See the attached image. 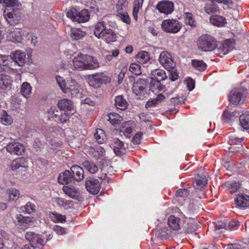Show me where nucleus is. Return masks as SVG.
I'll list each match as a JSON object with an SVG mask.
<instances>
[{
  "mask_svg": "<svg viewBox=\"0 0 249 249\" xmlns=\"http://www.w3.org/2000/svg\"><path fill=\"white\" fill-rule=\"evenodd\" d=\"M26 56L25 53L18 50L11 53L10 57L12 60L9 59V56L0 55V58L1 61H0V65L7 67L12 70L14 69L13 67L15 65L22 67L24 66L26 62Z\"/></svg>",
  "mask_w": 249,
  "mask_h": 249,
  "instance_id": "nucleus-1",
  "label": "nucleus"
},
{
  "mask_svg": "<svg viewBox=\"0 0 249 249\" xmlns=\"http://www.w3.org/2000/svg\"><path fill=\"white\" fill-rule=\"evenodd\" d=\"M198 48L202 51H212L216 47L215 39L208 34L202 35L197 42Z\"/></svg>",
  "mask_w": 249,
  "mask_h": 249,
  "instance_id": "nucleus-2",
  "label": "nucleus"
},
{
  "mask_svg": "<svg viewBox=\"0 0 249 249\" xmlns=\"http://www.w3.org/2000/svg\"><path fill=\"white\" fill-rule=\"evenodd\" d=\"M56 81L62 90L65 93H71L72 96H75L80 93L79 86L73 80H71L67 83L61 77L56 78Z\"/></svg>",
  "mask_w": 249,
  "mask_h": 249,
  "instance_id": "nucleus-3",
  "label": "nucleus"
},
{
  "mask_svg": "<svg viewBox=\"0 0 249 249\" xmlns=\"http://www.w3.org/2000/svg\"><path fill=\"white\" fill-rule=\"evenodd\" d=\"M66 15L68 18H70L73 21L79 23L86 22L89 18L88 11L86 9L79 12L75 8H72L67 12Z\"/></svg>",
  "mask_w": 249,
  "mask_h": 249,
  "instance_id": "nucleus-4",
  "label": "nucleus"
},
{
  "mask_svg": "<svg viewBox=\"0 0 249 249\" xmlns=\"http://www.w3.org/2000/svg\"><path fill=\"white\" fill-rule=\"evenodd\" d=\"M161 28L165 32L170 33H176L181 28V23L177 20L166 19L161 23Z\"/></svg>",
  "mask_w": 249,
  "mask_h": 249,
  "instance_id": "nucleus-5",
  "label": "nucleus"
},
{
  "mask_svg": "<svg viewBox=\"0 0 249 249\" xmlns=\"http://www.w3.org/2000/svg\"><path fill=\"white\" fill-rule=\"evenodd\" d=\"M4 17L8 23L11 26L17 24L21 18L20 10L17 8H13L10 12L4 11Z\"/></svg>",
  "mask_w": 249,
  "mask_h": 249,
  "instance_id": "nucleus-6",
  "label": "nucleus"
},
{
  "mask_svg": "<svg viewBox=\"0 0 249 249\" xmlns=\"http://www.w3.org/2000/svg\"><path fill=\"white\" fill-rule=\"evenodd\" d=\"M25 237L30 242V245L34 246L35 248H39L43 247L46 243L41 235L34 232L29 231L26 232Z\"/></svg>",
  "mask_w": 249,
  "mask_h": 249,
  "instance_id": "nucleus-7",
  "label": "nucleus"
},
{
  "mask_svg": "<svg viewBox=\"0 0 249 249\" xmlns=\"http://www.w3.org/2000/svg\"><path fill=\"white\" fill-rule=\"evenodd\" d=\"M109 82V78L103 73L92 74L89 79V85L94 88L100 87L102 84Z\"/></svg>",
  "mask_w": 249,
  "mask_h": 249,
  "instance_id": "nucleus-8",
  "label": "nucleus"
},
{
  "mask_svg": "<svg viewBox=\"0 0 249 249\" xmlns=\"http://www.w3.org/2000/svg\"><path fill=\"white\" fill-rule=\"evenodd\" d=\"M148 81L145 79H138L134 82L132 90L137 96H144L146 94L147 84Z\"/></svg>",
  "mask_w": 249,
  "mask_h": 249,
  "instance_id": "nucleus-9",
  "label": "nucleus"
},
{
  "mask_svg": "<svg viewBox=\"0 0 249 249\" xmlns=\"http://www.w3.org/2000/svg\"><path fill=\"white\" fill-rule=\"evenodd\" d=\"M246 93V90L243 88H236L233 89L229 95V101L232 104L237 105L239 103L242 99L244 98V95Z\"/></svg>",
  "mask_w": 249,
  "mask_h": 249,
  "instance_id": "nucleus-10",
  "label": "nucleus"
},
{
  "mask_svg": "<svg viewBox=\"0 0 249 249\" xmlns=\"http://www.w3.org/2000/svg\"><path fill=\"white\" fill-rule=\"evenodd\" d=\"M159 62L166 69L172 68L176 66L171 55L167 51H163L160 53Z\"/></svg>",
  "mask_w": 249,
  "mask_h": 249,
  "instance_id": "nucleus-11",
  "label": "nucleus"
},
{
  "mask_svg": "<svg viewBox=\"0 0 249 249\" xmlns=\"http://www.w3.org/2000/svg\"><path fill=\"white\" fill-rule=\"evenodd\" d=\"M57 107L61 111H64L68 115H72L75 112L74 107L71 101L63 99L57 103Z\"/></svg>",
  "mask_w": 249,
  "mask_h": 249,
  "instance_id": "nucleus-12",
  "label": "nucleus"
},
{
  "mask_svg": "<svg viewBox=\"0 0 249 249\" xmlns=\"http://www.w3.org/2000/svg\"><path fill=\"white\" fill-rule=\"evenodd\" d=\"M6 149L12 154L21 155L24 152V146L19 142L14 141L7 144Z\"/></svg>",
  "mask_w": 249,
  "mask_h": 249,
  "instance_id": "nucleus-13",
  "label": "nucleus"
},
{
  "mask_svg": "<svg viewBox=\"0 0 249 249\" xmlns=\"http://www.w3.org/2000/svg\"><path fill=\"white\" fill-rule=\"evenodd\" d=\"M156 8L160 12L168 15L173 12L174 5L173 2L171 1L163 0L158 2Z\"/></svg>",
  "mask_w": 249,
  "mask_h": 249,
  "instance_id": "nucleus-14",
  "label": "nucleus"
},
{
  "mask_svg": "<svg viewBox=\"0 0 249 249\" xmlns=\"http://www.w3.org/2000/svg\"><path fill=\"white\" fill-rule=\"evenodd\" d=\"M17 220V225L21 226L23 229H27L32 226L34 223V218L29 216H24L21 214H17L16 216Z\"/></svg>",
  "mask_w": 249,
  "mask_h": 249,
  "instance_id": "nucleus-15",
  "label": "nucleus"
},
{
  "mask_svg": "<svg viewBox=\"0 0 249 249\" xmlns=\"http://www.w3.org/2000/svg\"><path fill=\"white\" fill-rule=\"evenodd\" d=\"M87 191L93 194H97L100 190V183L96 178H90L85 182Z\"/></svg>",
  "mask_w": 249,
  "mask_h": 249,
  "instance_id": "nucleus-16",
  "label": "nucleus"
},
{
  "mask_svg": "<svg viewBox=\"0 0 249 249\" xmlns=\"http://www.w3.org/2000/svg\"><path fill=\"white\" fill-rule=\"evenodd\" d=\"M82 57L84 67V70H93L99 67L98 62L92 56L82 53Z\"/></svg>",
  "mask_w": 249,
  "mask_h": 249,
  "instance_id": "nucleus-17",
  "label": "nucleus"
},
{
  "mask_svg": "<svg viewBox=\"0 0 249 249\" xmlns=\"http://www.w3.org/2000/svg\"><path fill=\"white\" fill-rule=\"evenodd\" d=\"M234 201L237 207L245 209L249 207V196L239 194L236 196Z\"/></svg>",
  "mask_w": 249,
  "mask_h": 249,
  "instance_id": "nucleus-18",
  "label": "nucleus"
},
{
  "mask_svg": "<svg viewBox=\"0 0 249 249\" xmlns=\"http://www.w3.org/2000/svg\"><path fill=\"white\" fill-rule=\"evenodd\" d=\"M23 33L20 29L13 28L7 35L8 39L14 43L21 42Z\"/></svg>",
  "mask_w": 249,
  "mask_h": 249,
  "instance_id": "nucleus-19",
  "label": "nucleus"
},
{
  "mask_svg": "<svg viewBox=\"0 0 249 249\" xmlns=\"http://www.w3.org/2000/svg\"><path fill=\"white\" fill-rule=\"evenodd\" d=\"M70 170L71 172L74 181L80 182L83 179L84 172L81 167L77 165H74L71 167Z\"/></svg>",
  "mask_w": 249,
  "mask_h": 249,
  "instance_id": "nucleus-20",
  "label": "nucleus"
},
{
  "mask_svg": "<svg viewBox=\"0 0 249 249\" xmlns=\"http://www.w3.org/2000/svg\"><path fill=\"white\" fill-rule=\"evenodd\" d=\"M73 181V178L71 170H65L58 176V182L61 184H67Z\"/></svg>",
  "mask_w": 249,
  "mask_h": 249,
  "instance_id": "nucleus-21",
  "label": "nucleus"
},
{
  "mask_svg": "<svg viewBox=\"0 0 249 249\" xmlns=\"http://www.w3.org/2000/svg\"><path fill=\"white\" fill-rule=\"evenodd\" d=\"M113 150L116 155H121L124 154L125 152V147L123 142H121L117 138H113L112 143Z\"/></svg>",
  "mask_w": 249,
  "mask_h": 249,
  "instance_id": "nucleus-22",
  "label": "nucleus"
},
{
  "mask_svg": "<svg viewBox=\"0 0 249 249\" xmlns=\"http://www.w3.org/2000/svg\"><path fill=\"white\" fill-rule=\"evenodd\" d=\"M101 38L107 43H109L117 40V35L112 29L107 28Z\"/></svg>",
  "mask_w": 249,
  "mask_h": 249,
  "instance_id": "nucleus-23",
  "label": "nucleus"
},
{
  "mask_svg": "<svg viewBox=\"0 0 249 249\" xmlns=\"http://www.w3.org/2000/svg\"><path fill=\"white\" fill-rule=\"evenodd\" d=\"M167 78L165 71L161 69H154L150 73V79L156 80L163 81Z\"/></svg>",
  "mask_w": 249,
  "mask_h": 249,
  "instance_id": "nucleus-24",
  "label": "nucleus"
},
{
  "mask_svg": "<svg viewBox=\"0 0 249 249\" xmlns=\"http://www.w3.org/2000/svg\"><path fill=\"white\" fill-rule=\"evenodd\" d=\"M150 84L149 89L152 92H159L161 91H164L165 89V87L162 85L160 83V80H156L153 79H150Z\"/></svg>",
  "mask_w": 249,
  "mask_h": 249,
  "instance_id": "nucleus-25",
  "label": "nucleus"
},
{
  "mask_svg": "<svg viewBox=\"0 0 249 249\" xmlns=\"http://www.w3.org/2000/svg\"><path fill=\"white\" fill-rule=\"evenodd\" d=\"M207 184V179L203 175H197L195 178L194 186L197 189L201 190Z\"/></svg>",
  "mask_w": 249,
  "mask_h": 249,
  "instance_id": "nucleus-26",
  "label": "nucleus"
},
{
  "mask_svg": "<svg viewBox=\"0 0 249 249\" xmlns=\"http://www.w3.org/2000/svg\"><path fill=\"white\" fill-rule=\"evenodd\" d=\"M63 191L70 197L75 199H78L80 193L78 189L75 187H69L68 186H63Z\"/></svg>",
  "mask_w": 249,
  "mask_h": 249,
  "instance_id": "nucleus-27",
  "label": "nucleus"
},
{
  "mask_svg": "<svg viewBox=\"0 0 249 249\" xmlns=\"http://www.w3.org/2000/svg\"><path fill=\"white\" fill-rule=\"evenodd\" d=\"M74 69L82 71L84 69L82 53H79L77 56L73 58L72 60Z\"/></svg>",
  "mask_w": 249,
  "mask_h": 249,
  "instance_id": "nucleus-28",
  "label": "nucleus"
},
{
  "mask_svg": "<svg viewBox=\"0 0 249 249\" xmlns=\"http://www.w3.org/2000/svg\"><path fill=\"white\" fill-rule=\"evenodd\" d=\"M115 106L117 109L124 110L127 108L128 103L123 95H119L115 98Z\"/></svg>",
  "mask_w": 249,
  "mask_h": 249,
  "instance_id": "nucleus-29",
  "label": "nucleus"
},
{
  "mask_svg": "<svg viewBox=\"0 0 249 249\" xmlns=\"http://www.w3.org/2000/svg\"><path fill=\"white\" fill-rule=\"evenodd\" d=\"M12 83V80L9 75L0 74V89H5L10 88Z\"/></svg>",
  "mask_w": 249,
  "mask_h": 249,
  "instance_id": "nucleus-30",
  "label": "nucleus"
},
{
  "mask_svg": "<svg viewBox=\"0 0 249 249\" xmlns=\"http://www.w3.org/2000/svg\"><path fill=\"white\" fill-rule=\"evenodd\" d=\"M239 113L236 111H232L231 109L228 108L224 110L223 113V122L227 123L230 120H232L234 118H237Z\"/></svg>",
  "mask_w": 249,
  "mask_h": 249,
  "instance_id": "nucleus-31",
  "label": "nucleus"
},
{
  "mask_svg": "<svg viewBox=\"0 0 249 249\" xmlns=\"http://www.w3.org/2000/svg\"><path fill=\"white\" fill-rule=\"evenodd\" d=\"M107 29L104 21L99 22L95 25L94 34L98 38H101Z\"/></svg>",
  "mask_w": 249,
  "mask_h": 249,
  "instance_id": "nucleus-32",
  "label": "nucleus"
},
{
  "mask_svg": "<svg viewBox=\"0 0 249 249\" xmlns=\"http://www.w3.org/2000/svg\"><path fill=\"white\" fill-rule=\"evenodd\" d=\"M56 202L59 206L62 207L66 210L73 208L74 207V202L73 201L66 200L61 197L56 198Z\"/></svg>",
  "mask_w": 249,
  "mask_h": 249,
  "instance_id": "nucleus-33",
  "label": "nucleus"
},
{
  "mask_svg": "<svg viewBox=\"0 0 249 249\" xmlns=\"http://www.w3.org/2000/svg\"><path fill=\"white\" fill-rule=\"evenodd\" d=\"M210 21L213 25L217 26H223L226 22V19L223 17L216 15L211 16Z\"/></svg>",
  "mask_w": 249,
  "mask_h": 249,
  "instance_id": "nucleus-34",
  "label": "nucleus"
},
{
  "mask_svg": "<svg viewBox=\"0 0 249 249\" xmlns=\"http://www.w3.org/2000/svg\"><path fill=\"white\" fill-rule=\"evenodd\" d=\"M197 228V225L196 222H188L184 223L183 226V230L184 233L186 234L192 233L196 231Z\"/></svg>",
  "mask_w": 249,
  "mask_h": 249,
  "instance_id": "nucleus-35",
  "label": "nucleus"
},
{
  "mask_svg": "<svg viewBox=\"0 0 249 249\" xmlns=\"http://www.w3.org/2000/svg\"><path fill=\"white\" fill-rule=\"evenodd\" d=\"M32 87L28 82H24L20 87V93L25 98H29L32 93Z\"/></svg>",
  "mask_w": 249,
  "mask_h": 249,
  "instance_id": "nucleus-36",
  "label": "nucleus"
},
{
  "mask_svg": "<svg viewBox=\"0 0 249 249\" xmlns=\"http://www.w3.org/2000/svg\"><path fill=\"white\" fill-rule=\"evenodd\" d=\"M179 218L174 215H170L168 218V224L173 230L176 231L179 229Z\"/></svg>",
  "mask_w": 249,
  "mask_h": 249,
  "instance_id": "nucleus-37",
  "label": "nucleus"
},
{
  "mask_svg": "<svg viewBox=\"0 0 249 249\" xmlns=\"http://www.w3.org/2000/svg\"><path fill=\"white\" fill-rule=\"evenodd\" d=\"M71 37L73 40H80L85 36V33L79 28L71 29Z\"/></svg>",
  "mask_w": 249,
  "mask_h": 249,
  "instance_id": "nucleus-38",
  "label": "nucleus"
},
{
  "mask_svg": "<svg viewBox=\"0 0 249 249\" xmlns=\"http://www.w3.org/2000/svg\"><path fill=\"white\" fill-rule=\"evenodd\" d=\"M136 58L138 63L141 64H146L150 60L148 53L146 51H141L137 55Z\"/></svg>",
  "mask_w": 249,
  "mask_h": 249,
  "instance_id": "nucleus-39",
  "label": "nucleus"
},
{
  "mask_svg": "<svg viewBox=\"0 0 249 249\" xmlns=\"http://www.w3.org/2000/svg\"><path fill=\"white\" fill-rule=\"evenodd\" d=\"M128 2L126 0H119L116 4L117 14L126 12L127 11Z\"/></svg>",
  "mask_w": 249,
  "mask_h": 249,
  "instance_id": "nucleus-40",
  "label": "nucleus"
},
{
  "mask_svg": "<svg viewBox=\"0 0 249 249\" xmlns=\"http://www.w3.org/2000/svg\"><path fill=\"white\" fill-rule=\"evenodd\" d=\"M0 121L4 125H8L12 123L13 119L6 111L2 110L0 113Z\"/></svg>",
  "mask_w": 249,
  "mask_h": 249,
  "instance_id": "nucleus-41",
  "label": "nucleus"
},
{
  "mask_svg": "<svg viewBox=\"0 0 249 249\" xmlns=\"http://www.w3.org/2000/svg\"><path fill=\"white\" fill-rule=\"evenodd\" d=\"M82 165L91 174H94L98 170L97 166L93 162L86 160Z\"/></svg>",
  "mask_w": 249,
  "mask_h": 249,
  "instance_id": "nucleus-42",
  "label": "nucleus"
},
{
  "mask_svg": "<svg viewBox=\"0 0 249 249\" xmlns=\"http://www.w3.org/2000/svg\"><path fill=\"white\" fill-rule=\"evenodd\" d=\"M94 137L99 143H103L106 141V136L102 129L96 130V133L94 134Z\"/></svg>",
  "mask_w": 249,
  "mask_h": 249,
  "instance_id": "nucleus-43",
  "label": "nucleus"
},
{
  "mask_svg": "<svg viewBox=\"0 0 249 249\" xmlns=\"http://www.w3.org/2000/svg\"><path fill=\"white\" fill-rule=\"evenodd\" d=\"M191 64L195 68L200 71H204L207 67V65L203 60L193 59L191 61Z\"/></svg>",
  "mask_w": 249,
  "mask_h": 249,
  "instance_id": "nucleus-44",
  "label": "nucleus"
},
{
  "mask_svg": "<svg viewBox=\"0 0 249 249\" xmlns=\"http://www.w3.org/2000/svg\"><path fill=\"white\" fill-rule=\"evenodd\" d=\"M204 10L206 13L210 15L217 13L218 11V7L217 4L213 2L207 3L205 4Z\"/></svg>",
  "mask_w": 249,
  "mask_h": 249,
  "instance_id": "nucleus-45",
  "label": "nucleus"
},
{
  "mask_svg": "<svg viewBox=\"0 0 249 249\" xmlns=\"http://www.w3.org/2000/svg\"><path fill=\"white\" fill-rule=\"evenodd\" d=\"M22 212L31 214L36 211V206L30 202H28L26 204L21 207Z\"/></svg>",
  "mask_w": 249,
  "mask_h": 249,
  "instance_id": "nucleus-46",
  "label": "nucleus"
},
{
  "mask_svg": "<svg viewBox=\"0 0 249 249\" xmlns=\"http://www.w3.org/2000/svg\"><path fill=\"white\" fill-rule=\"evenodd\" d=\"M144 0H135L134 1V7L133 15L136 20L138 18V13L139 10L142 8Z\"/></svg>",
  "mask_w": 249,
  "mask_h": 249,
  "instance_id": "nucleus-47",
  "label": "nucleus"
},
{
  "mask_svg": "<svg viewBox=\"0 0 249 249\" xmlns=\"http://www.w3.org/2000/svg\"><path fill=\"white\" fill-rule=\"evenodd\" d=\"M240 123L242 127L246 129H249V114H243L240 116L239 117Z\"/></svg>",
  "mask_w": 249,
  "mask_h": 249,
  "instance_id": "nucleus-48",
  "label": "nucleus"
},
{
  "mask_svg": "<svg viewBox=\"0 0 249 249\" xmlns=\"http://www.w3.org/2000/svg\"><path fill=\"white\" fill-rule=\"evenodd\" d=\"M108 121L113 125L119 124L120 123V116L118 113L111 112L108 114Z\"/></svg>",
  "mask_w": 249,
  "mask_h": 249,
  "instance_id": "nucleus-49",
  "label": "nucleus"
},
{
  "mask_svg": "<svg viewBox=\"0 0 249 249\" xmlns=\"http://www.w3.org/2000/svg\"><path fill=\"white\" fill-rule=\"evenodd\" d=\"M244 137L239 138L234 135H231L229 137V143L230 144H236L238 148H240L242 146L241 142L244 141Z\"/></svg>",
  "mask_w": 249,
  "mask_h": 249,
  "instance_id": "nucleus-50",
  "label": "nucleus"
},
{
  "mask_svg": "<svg viewBox=\"0 0 249 249\" xmlns=\"http://www.w3.org/2000/svg\"><path fill=\"white\" fill-rule=\"evenodd\" d=\"M120 132L123 133L124 135L127 136L132 132V128L128 122H125L123 123L120 126Z\"/></svg>",
  "mask_w": 249,
  "mask_h": 249,
  "instance_id": "nucleus-51",
  "label": "nucleus"
},
{
  "mask_svg": "<svg viewBox=\"0 0 249 249\" xmlns=\"http://www.w3.org/2000/svg\"><path fill=\"white\" fill-rule=\"evenodd\" d=\"M7 193L10 199L12 200H16L19 198V192L15 188H11L8 189Z\"/></svg>",
  "mask_w": 249,
  "mask_h": 249,
  "instance_id": "nucleus-52",
  "label": "nucleus"
},
{
  "mask_svg": "<svg viewBox=\"0 0 249 249\" xmlns=\"http://www.w3.org/2000/svg\"><path fill=\"white\" fill-rule=\"evenodd\" d=\"M141 67L140 65L136 63L131 64L129 67V71L135 75H139L142 73Z\"/></svg>",
  "mask_w": 249,
  "mask_h": 249,
  "instance_id": "nucleus-53",
  "label": "nucleus"
},
{
  "mask_svg": "<svg viewBox=\"0 0 249 249\" xmlns=\"http://www.w3.org/2000/svg\"><path fill=\"white\" fill-rule=\"evenodd\" d=\"M227 185L229 188L230 192L231 194L236 192L240 187V183L235 181L229 182L227 183Z\"/></svg>",
  "mask_w": 249,
  "mask_h": 249,
  "instance_id": "nucleus-54",
  "label": "nucleus"
},
{
  "mask_svg": "<svg viewBox=\"0 0 249 249\" xmlns=\"http://www.w3.org/2000/svg\"><path fill=\"white\" fill-rule=\"evenodd\" d=\"M223 230H228L227 223L224 222H218L215 227V231L217 233H221L223 231Z\"/></svg>",
  "mask_w": 249,
  "mask_h": 249,
  "instance_id": "nucleus-55",
  "label": "nucleus"
},
{
  "mask_svg": "<svg viewBox=\"0 0 249 249\" xmlns=\"http://www.w3.org/2000/svg\"><path fill=\"white\" fill-rule=\"evenodd\" d=\"M166 69L169 71V79L172 81H175L178 79V75L175 66L172 68Z\"/></svg>",
  "mask_w": 249,
  "mask_h": 249,
  "instance_id": "nucleus-56",
  "label": "nucleus"
},
{
  "mask_svg": "<svg viewBox=\"0 0 249 249\" xmlns=\"http://www.w3.org/2000/svg\"><path fill=\"white\" fill-rule=\"evenodd\" d=\"M240 226V223L239 221L235 219H232L228 223H227L228 230H237Z\"/></svg>",
  "mask_w": 249,
  "mask_h": 249,
  "instance_id": "nucleus-57",
  "label": "nucleus"
},
{
  "mask_svg": "<svg viewBox=\"0 0 249 249\" xmlns=\"http://www.w3.org/2000/svg\"><path fill=\"white\" fill-rule=\"evenodd\" d=\"M117 16L124 22L127 24H129L130 23V18L128 15L127 12L121 13V14H117Z\"/></svg>",
  "mask_w": 249,
  "mask_h": 249,
  "instance_id": "nucleus-58",
  "label": "nucleus"
},
{
  "mask_svg": "<svg viewBox=\"0 0 249 249\" xmlns=\"http://www.w3.org/2000/svg\"><path fill=\"white\" fill-rule=\"evenodd\" d=\"M186 18L185 20V23L188 24L191 26H193L194 25V19L193 18V15L190 13H185Z\"/></svg>",
  "mask_w": 249,
  "mask_h": 249,
  "instance_id": "nucleus-59",
  "label": "nucleus"
},
{
  "mask_svg": "<svg viewBox=\"0 0 249 249\" xmlns=\"http://www.w3.org/2000/svg\"><path fill=\"white\" fill-rule=\"evenodd\" d=\"M5 3V6L7 8L11 7L15 8V6L18 5V0H5L3 2Z\"/></svg>",
  "mask_w": 249,
  "mask_h": 249,
  "instance_id": "nucleus-60",
  "label": "nucleus"
},
{
  "mask_svg": "<svg viewBox=\"0 0 249 249\" xmlns=\"http://www.w3.org/2000/svg\"><path fill=\"white\" fill-rule=\"evenodd\" d=\"M228 249H249V245L242 244H234L231 245Z\"/></svg>",
  "mask_w": 249,
  "mask_h": 249,
  "instance_id": "nucleus-61",
  "label": "nucleus"
},
{
  "mask_svg": "<svg viewBox=\"0 0 249 249\" xmlns=\"http://www.w3.org/2000/svg\"><path fill=\"white\" fill-rule=\"evenodd\" d=\"M22 160L21 159H17L12 162L11 168L13 170H17L20 167H23L24 166L21 164V161Z\"/></svg>",
  "mask_w": 249,
  "mask_h": 249,
  "instance_id": "nucleus-62",
  "label": "nucleus"
},
{
  "mask_svg": "<svg viewBox=\"0 0 249 249\" xmlns=\"http://www.w3.org/2000/svg\"><path fill=\"white\" fill-rule=\"evenodd\" d=\"M189 193V190L183 188L178 189L176 192V196L180 197H186L188 196Z\"/></svg>",
  "mask_w": 249,
  "mask_h": 249,
  "instance_id": "nucleus-63",
  "label": "nucleus"
},
{
  "mask_svg": "<svg viewBox=\"0 0 249 249\" xmlns=\"http://www.w3.org/2000/svg\"><path fill=\"white\" fill-rule=\"evenodd\" d=\"M159 101V99H149L145 104V107L148 108L155 107Z\"/></svg>",
  "mask_w": 249,
  "mask_h": 249,
  "instance_id": "nucleus-64",
  "label": "nucleus"
}]
</instances>
